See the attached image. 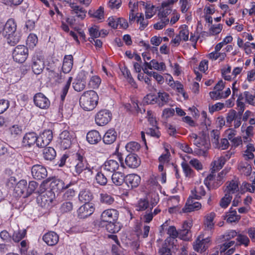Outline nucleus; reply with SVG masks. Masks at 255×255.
I'll return each mask as SVG.
<instances>
[{
    "label": "nucleus",
    "instance_id": "nucleus-1",
    "mask_svg": "<svg viewBox=\"0 0 255 255\" xmlns=\"http://www.w3.org/2000/svg\"><path fill=\"white\" fill-rule=\"evenodd\" d=\"M150 199L148 197L141 198L137 202L135 207L138 211H145L143 216V220L146 223H149L153 219V218L161 212L160 209L158 207L152 209L159 202V197L156 193H152L149 196Z\"/></svg>",
    "mask_w": 255,
    "mask_h": 255
},
{
    "label": "nucleus",
    "instance_id": "nucleus-2",
    "mask_svg": "<svg viewBox=\"0 0 255 255\" xmlns=\"http://www.w3.org/2000/svg\"><path fill=\"white\" fill-rule=\"evenodd\" d=\"M16 28V22L12 18L8 19L5 24L0 22V33L6 38L7 42L11 45L17 43L21 38L20 32Z\"/></svg>",
    "mask_w": 255,
    "mask_h": 255
},
{
    "label": "nucleus",
    "instance_id": "nucleus-3",
    "mask_svg": "<svg viewBox=\"0 0 255 255\" xmlns=\"http://www.w3.org/2000/svg\"><path fill=\"white\" fill-rule=\"evenodd\" d=\"M99 97L93 90L84 92L81 96L79 103L81 107L85 111H92L97 105Z\"/></svg>",
    "mask_w": 255,
    "mask_h": 255
},
{
    "label": "nucleus",
    "instance_id": "nucleus-4",
    "mask_svg": "<svg viewBox=\"0 0 255 255\" xmlns=\"http://www.w3.org/2000/svg\"><path fill=\"white\" fill-rule=\"evenodd\" d=\"M190 140L196 146L194 154L197 155L205 156L210 148L209 141L204 137L199 136L196 133H191L189 135Z\"/></svg>",
    "mask_w": 255,
    "mask_h": 255
},
{
    "label": "nucleus",
    "instance_id": "nucleus-5",
    "mask_svg": "<svg viewBox=\"0 0 255 255\" xmlns=\"http://www.w3.org/2000/svg\"><path fill=\"white\" fill-rule=\"evenodd\" d=\"M76 164L75 166V171L77 175H80L83 171L86 174L85 177L89 178L93 174V167L88 163L85 157L77 153Z\"/></svg>",
    "mask_w": 255,
    "mask_h": 255
},
{
    "label": "nucleus",
    "instance_id": "nucleus-6",
    "mask_svg": "<svg viewBox=\"0 0 255 255\" xmlns=\"http://www.w3.org/2000/svg\"><path fill=\"white\" fill-rule=\"evenodd\" d=\"M39 191V195L37 197V201L40 206L47 208L52 205L53 201L55 198L54 192L52 190H46Z\"/></svg>",
    "mask_w": 255,
    "mask_h": 255
},
{
    "label": "nucleus",
    "instance_id": "nucleus-7",
    "mask_svg": "<svg viewBox=\"0 0 255 255\" xmlns=\"http://www.w3.org/2000/svg\"><path fill=\"white\" fill-rule=\"evenodd\" d=\"M213 171L205 179L204 182L206 187L210 190L211 189L216 188L220 186L222 183V179L224 177L223 171L218 174L217 176L214 174Z\"/></svg>",
    "mask_w": 255,
    "mask_h": 255
},
{
    "label": "nucleus",
    "instance_id": "nucleus-8",
    "mask_svg": "<svg viewBox=\"0 0 255 255\" xmlns=\"http://www.w3.org/2000/svg\"><path fill=\"white\" fill-rule=\"evenodd\" d=\"M31 68L34 74H40L44 68V57L40 52H35L32 57Z\"/></svg>",
    "mask_w": 255,
    "mask_h": 255
},
{
    "label": "nucleus",
    "instance_id": "nucleus-9",
    "mask_svg": "<svg viewBox=\"0 0 255 255\" xmlns=\"http://www.w3.org/2000/svg\"><path fill=\"white\" fill-rule=\"evenodd\" d=\"M74 139V133L65 130L63 131L59 135V143L61 148L66 149L71 146Z\"/></svg>",
    "mask_w": 255,
    "mask_h": 255
},
{
    "label": "nucleus",
    "instance_id": "nucleus-10",
    "mask_svg": "<svg viewBox=\"0 0 255 255\" xmlns=\"http://www.w3.org/2000/svg\"><path fill=\"white\" fill-rule=\"evenodd\" d=\"M28 55V48L24 45H18L12 53L13 60L18 63H22L27 59Z\"/></svg>",
    "mask_w": 255,
    "mask_h": 255
},
{
    "label": "nucleus",
    "instance_id": "nucleus-11",
    "mask_svg": "<svg viewBox=\"0 0 255 255\" xmlns=\"http://www.w3.org/2000/svg\"><path fill=\"white\" fill-rule=\"evenodd\" d=\"M147 116L148 118V121L152 126V128H149L147 129L146 132V134L156 138L159 137L160 133L158 130L157 126H156L157 121L152 112L147 111Z\"/></svg>",
    "mask_w": 255,
    "mask_h": 255
},
{
    "label": "nucleus",
    "instance_id": "nucleus-12",
    "mask_svg": "<svg viewBox=\"0 0 255 255\" xmlns=\"http://www.w3.org/2000/svg\"><path fill=\"white\" fill-rule=\"evenodd\" d=\"M30 170L32 178L35 180H41L45 178L47 176V169L42 164H34L31 166Z\"/></svg>",
    "mask_w": 255,
    "mask_h": 255
},
{
    "label": "nucleus",
    "instance_id": "nucleus-13",
    "mask_svg": "<svg viewBox=\"0 0 255 255\" xmlns=\"http://www.w3.org/2000/svg\"><path fill=\"white\" fill-rule=\"evenodd\" d=\"M112 117V114L109 110H102L96 114L95 118V122L98 126H103L111 121Z\"/></svg>",
    "mask_w": 255,
    "mask_h": 255
},
{
    "label": "nucleus",
    "instance_id": "nucleus-14",
    "mask_svg": "<svg viewBox=\"0 0 255 255\" xmlns=\"http://www.w3.org/2000/svg\"><path fill=\"white\" fill-rule=\"evenodd\" d=\"M119 212L114 209H109L104 211L100 216L101 222L115 223L118 218Z\"/></svg>",
    "mask_w": 255,
    "mask_h": 255
},
{
    "label": "nucleus",
    "instance_id": "nucleus-15",
    "mask_svg": "<svg viewBox=\"0 0 255 255\" xmlns=\"http://www.w3.org/2000/svg\"><path fill=\"white\" fill-rule=\"evenodd\" d=\"M52 138V131L50 130H45L37 136L36 145L40 148L45 147L50 143Z\"/></svg>",
    "mask_w": 255,
    "mask_h": 255
},
{
    "label": "nucleus",
    "instance_id": "nucleus-16",
    "mask_svg": "<svg viewBox=\"0 0 255 255\" xmlns=\"http://www.w3.org/2000/svg\"><path fill=\"white\" fill-rule=\"evenodd\" d=\"M95 211L92 203H85L77 210V215L79 219H85L91 215Z\"/></svg>",
    "mask_w": 255,
    "mask_h": 255
},
{
    "label": "nucleus",
    "instance_id": "nucleus-17",
    "mask_svg": "<svg viewBox=\"0 0 255 255\" xmlns=\"http://www.w3.org/2000/svg\"><path fill=\"white\" fill-rule=\"evenodd\" d=\"M210 241V239L209 238L203 239L201 236H200L193 243V249L197 252H203L208 248V244Z\"/></svg>",
    "mask_w": 255,
    "mask_h": 255
},
{
    "label": "nucleus",
    "instance_id": "nucleus-18",
    "mask_svg": "<svg viewBox=\"0 0 255 255\" xmlns=\"http://www.w3.org/2000/svg\"><path fill=\"white\" fill-rule=\"evenodd\" d=\"M192 226V223L190 221L184 222L182 229L179 231L178 238L185 241L189 240L192 237L190 229Z\"/></svg>",
    "mask_w": 255,
    "mask_h": 255
},
{
    "label": "nucleus",
    "instance_id": "nucleus-19",
    "mask_svg": "<svg viewBox=\"0 0 255 255\" xmlns=\"http://www.w3.org/2000/svg\"><path fill=\"white\" fill-rule=\"evenodd\" d=\"M35 105L39 108L46 109L48 108L50 104L48 99L42 93H39L35 95L33 98Z\"/></svg>",
    "mask_w": 255,
    "mask_h": 255
},
{
    "label": "nucleus",
    "instance_id": "nucleus-20",
    "mask_svg": "<svg viewBox=\"0 0 255 255\" xmlns=\"http://www.w3.org/2000/svg\"><path fill=\"white\" fill-rule=\"evenodd\" d=\"M195 199L193 196L189 197L185 206L182 209V211L183 212H191L198 210L201 208V204L199 202L195 201Z\"/></svg>",
    "mask_w": 255,
    "mask_h": 255
},
{
    "label": "nucleus",
    "instance_id": "nucleus-21",
    "mask_svg": "<svg viewBox=\"0 0 255 255\" xmlns=\"http://www.w3.org/2000/svg\"><path fill=\"white\" fill-rule=\"evenodd\" d=\"M42 240L49 246H55L59 241V236L54 232H48L43 236Z\"/></svg>",
    "mask_w": 255,
    "mask_h": 255
},
{
    "label": "nucleus",
    "instance_id": "nucleus-22",
    "mask_svg": "<svg viewBox=\"0 0 255 255\" xmlns=\"http://www.w3.org/2000/svg\"><path fill=\"white\" fill-rule=\"evenodd\" d=\"M140 177L135 174H129L126 176L125 183L131 189L137 187L140 182Z\"/></svg>",
    "mask_w": 255,
    "mask_h": 255
},
{
    "label": "nucleus",
    "instance_id": "nucleus-23",
    "mask_svg": "<svg viewBox=\"0 0 255 255\" xmlns=\"http://www.w3.org/2000/svg\"><path fill=\"white\" fill-rule=\"evenodd\" d=\"M37 135L34 132H29L26 133L22 139V144L25 147H30L36 144Z\"/></svg>",
    "mask_w": 255,
    "mask_h": 255
},
{
    "label": "nucleus",
    "instance_id": "nucleus-24",
    "mask_svg": "<svg viewBox=\"0 0 255 255\" xmlns=\"http://www.w3.org/2000/svg\"><path fill=\"white\" fill-rule=\"evenodd\" d=\"M125 163L128 167L135 168L140 165V160L136 154H129L125 158Z\"/></svg>",
    "mask_w": 255,
    "mask_h": 255
},
{
    "label": "nucleus",
    "instance_id": "nucleus-25",
    "mask_svg": "<svg viewBox=\"0 0 255 255\" xmlns=\"http://www.w3.org/2000/svg\"><path fill=\"white\" fill-rule=\"evenodd\" d=\"M172 5L169 2L163 1L158 9V15L159 18H167L172 11Z\"/></svg>",
    "mask_w": 255,
    "mask_h": 255
},
{
    "label": "nucleus",
    "instance_id": "nucleus-26",
    "mask_svg": "<svg viewBox=\"0 0 255 255\" xmlns=\"http://www.w3.org/2000/svg\"><path fill=\"white\" fill-rule=\"evenodd\" d=\"M231 94V90L228 88L224 92H220L214 90L209 93V96L213 100H218L221 99H226Z\"/></svg>",
    "mask_w": 255,
    "mask_h": 255
},
{
    "label": "nucleus",
    "instance_id": "nucleus-27",
    "mask_svg": "<svg viewBox=\"0 0 255 255\" xmlns=\"http://www.w3.org/2000/svg\"><path fill=\"white\" fill-rule=\"evenodd\" d=\"M73 65V57L72 55H65L63 58L62 71L64 73H69Z\"/></svg>",
    "mask_w": 255,
    "mask_h": 255
},
{
    "label": "nucleus",
    "instance_id": "nucleus-28",
    "mask_svg": "<svg viewBox=\"0 0 255 255\" xmlns=\"http://www.w3.org/2000/svg\"><path fill=\"white\" fill-rule=\"evenodd\" d=\"M167 222V221L165 222L160 226L161 230H160V232L161 233L162 231H163L164 230H167V233L170 238L172 239H176L178 237L179 231H177L175 227L173 226H171L168 227Z\"/></svg>",
    "mask_w": 255,
    "mask_h": 255
},
{
    "label": "nucleus",
    "instance_id": "nucleus-29",
    "mask_svg": "<svg viewBox=\"0 0 255 255\" xmlns=\"http://www.w3.org/2000/svg\"><path fill=\"white\" fill-rule=\"evenodd\" d=\"M117 133L115 129L108 130L103 137L104 142L107 144L113 143L117 139Z\"/></svg>",
    "mask_w": 255,
    "mask_h": 255
},
{
    "label": "nucleus",
    "instance_id": "nucleus-30",
    "mask_svg": "<svg viewBox=\"0 0 255 255\" xmlns=\"http://www.w3.org/2000/svg\"><path fill=\"white\" fill-rule=\"evenodd\" d=\"M87 140L90 144H96L101 140V136L99 132L93 130L90 131L87 134Z\"/></svg>",
    "mask_w": 255,
    "mask_h": 255
},
{
    "label": "nucleus",
    "instance_id": "nucleus-31",
    "mask_svg": "<svg viewBox=\"0 0 255 255\" xmlns=\"http://www.w3.org/2000/svg\"><path fill=\"white\" fill-rule=\"evenodd\" d=\"M70 6L72 9V13L81 19H83L86 16V11L85 9L77 5L74 2L70 3Z\"/></svg>",
    "mask_w": 255,
    "mask_h": 255
},
{
    "label": "nucleus",
    "instance_id": "nucleus-32",
    "mask_svg": "<svg viewBox=\"0 0 255 255\" xmlns=\"http://www.w3.org/2000/svg\"><path fill=\"white\" fill-rule=\"evenodd\" d=\"M125 178L124 173L120 171L114 172L111 177L113 183L116 186L122 185L125 182Z\"/></svg>",
    "mask_w": 255,
    "mask_h": 255
},
{
    "label": "nucleus",
    "instance_id": "nucleus-33",
    "mask_svg": "<svg viewBox=\"0 0 255 255\" xmlns=\"http://www.w3.org/2000/svg\"><path fill=\"white\" fill-rule=\"evenodd\" d=\"M119 167V164L116 160L110 159L107 160L103 166L105 170L110 172H115Z\"/></svg>",
    "mask_w": 255,
    "mask_h": 255
},
{
    "label": "nucleus",
    "instance_id": "nucleus-34",
    "mask_svg": "<svg viewBox=\"0 0 255 255\" xmlns=\"http://www.w3.org/2000/svg\"><path fill=\"white\" fill-rule=\"evenodd\" d=\"M139 3L142 4L143 7L145 9V17L146 19L151 18L156 13V9L155 6L150 3H145L143 1H140Z\"/></svg>",
    "mask_w": 255,
    "mask_h": 255
},
{
    "label": "nucleus",
    "instance_id": "nucleus-35",
    "mask_svg": "<svg viewBox=\"0 0 255 255\" xmlns=\"http://www.w3.org/2000/svg\"><path fill=\"white\" fill-rule=\"evenodd\" d=\"M238 168L241 174L247 176H250L252 173V166L247 162H240Z\"/></svg>",
    "mask_w": 255,
    "mask_h": 255
},
{
    "label": "nucleus",
    "instance_id": "nucleus-36",
    "mask_svg": "<svg viewBox=\"0 0 255 255\" xmlns=\"http://www.w3.org/2000/svg\"><path fill=\"white\" fill-rule=\"evenodd\" d=\"M78 197L81 202L90 203L89 202L93 199V195L89 190L83 189L80 192Z\"/></svg>",
    "mask_w": 255,
    "mask_h": 255
},
{
    "label": "nucleus",
    "instance_id": "nucleus-37",
    "mask_svg": "<svg viewBox=\"0 0 255 255\" xmlns=\"http://www.w3.org/2000/svg\"><path fill=\"white\" fill-rule=\"evenodd\" d=\"M192 196L196 200H200L206 194V191L203 185H198L191 191Z\"/></svg>",
    "mask_w": 255,
    "mask_h": 255
},
{
    "label": "nucleus",
    "instance_id": "nucleus-38",
    "mask_svg": "<svg viewBox=\"0 0 255 255\" xmlns=\"http://www.w3.org/2000/svg\"><path fill=\"white\" fill-rule=\"evenodd\" d=\"M215 217V214L214 212L210 213L205 216L204 221V225L205 229L207 230H212L214 226V223L213 220Z\"/></svg>",
    "mask_w": 255,
    "mask_h": 255
},
{
    "label": "nucleus",
    "instance_id": "nucleus-39",
    "mask_svg": "<svg viewBox=\"0 0 255 255\" xmlns=\"http://www.w3.org/2000/svg\"><path fill=\"white\" fill-rule=\"evenodd\" d=\"M88 14L92 17H94L98 20H102L104 19V7L101 6L96 10H89Z\"/></svg>",
    "mask_w": 255,
    "mask_h": 255
},
{
    "label": "nucleus",
    "instance_id": "nucleus-40",
    "mask_svg": "<svg viewBox=\"0 0 255 255\" xmlns=\"http://www.w3.org/2000/svg\"><path fill=\"white\" fill-rule=\"evenodd\" d=\"M239 190V183L237 180H233L230 182L228 185H227L226 192V193L229 195L237 193Z\"/></svg>",
    "mask_w": 255,
    "mask_h": 255
},
{
    "label": "nucleus",
    "instance_id": "nucleus-41",
    "mask_svg": "<svg viewBox=\"0 0 255 255\" xmlns=\"http://www.w3.org/2000/svg\"><path fill=\"white\" fill-rule=\"evenodd\" d=\"M43 154L45 160L51 161L56 157V153L53 148L48 147L44 149Z\"/></svg>",
    "mask_w": 255,
    "mask_h": 255
},
{
    "label": "nucleus",
    "instance_id": "nucleus-42",
    "mask_svg": "<svg viewBox=\"0 0 255 255\" xmlns=\"http://www.w3.org/2000/svg\"><path fill=\"white\" fill-rule=\"evenodd\" d=\"M227 221L229 223L236 222L239 221L241 218L240 215H237L235 210H233L232 208L230 209V211L227 213Z\"/></svg>",
    "mask_w": 255,
    "mask_h": 255
},
{
    "label": "nucleus",
    "instance_id": "nucleus-43",
    "mask_svg": "<svg viewBox=\"0 0 255 255\" xmlns=\"http://www.w3.org/2000/svg\"><path fill=\"white\" fill-rule=\"evenodd\" d=\"M226 162L223 156H220L218 158L212 163L213 167L212 168V171L215 172L216 171L221 169L223 167Z\"/></svg>",
    "mask_w": 255,
    "mask_h": 255
},
{
    "label": "nucleus",
    "instance_id": "nucleus-44",
    "mask_svg": "<svg viewBox=\"0 0 255 255\" xmlns=\"http://www.w3.org/2000/svg\"><path fill=\"white\" fill-rule=\"evenodd\" d=\"M169 100V96L166 92H159L158 93V101L160 107L167 104Z\"/></svg>",
    "mask_w": 255,
    "mask_h": 255
},
{
    "label": "nucleus",
    "instance_id": "nucleus-45",
    "mask_svg": "<svg viewBox=\"0 0 255 255\" xmlns=\"http://www.w3.org/2000/svg\"><path fill=\"white\" fill-rule=\"evenodd\" d=\"M73 209V204L71 201H65L60 206V210L62 213H69L72 211Z\"/></svg>",
    "mask_w": 255,
    "mask_h": 255
},
{
    "label": "nucleus",
    "instance_id": "nucleus-46",
    "mask_svg": "<svg viewBox=\"0 0 255 255\" xmlns=\"http://www.w3.org/2000/svg\"><path fill=\"white\" fill-rule=\"evenodd\" d=\"M90 37L89 38V41L93 43L94 38L99 37L101 34V31H99V27L97 26L94 25L89 29Z\"/></svg>",
    "mask_w": 255,
    "mask_h": 255
},
{
    "label": "nucleus",
    "instance_id": "nucleus-47",
    "mask_svg": "<svg viewBox=\"0 0 255 255\" xmlns=\"http://www.w3.org/2000/svg\"><path fill=\"white\" fill-rule=\"evenodd\" d=\"M189 34L188 27L186 25H182L179 28V32L178 35L182 40L187 41L189 38Z\"/></svg>",
    "mask_w": 255,
    "mask_h": 255
},
{
    "label": "nucleus",
    "instance_id": "nucleus-48",
    "mask_svg": "<svg viewBox=\"0 0 255 255\" xmlns=\"http://www.w3.org/2000/svg\"><path fill=\"white\" fill-rule=\"evenodd\" d=\"M126 148L129 152H135L139 150L140 145L137 142L131 141L126 144Z\"/></svg>",
    "mask_w": 255,
    "mask_h": 255
},
{
    "label": "nucleus",
    "instance_id": "nucleus-49",
    "mask_svg": "<svg viewBox=\"0 0 255 255\" xmlns=\"http://www.w3.org/2000/svg\"><path fill=\"white\" fill-rule=\"evenodd\" d=\"M238 116V113L234 110H231L227 114L226 116V122L227 124L229 125V127H232V123L236 118Z\"/></svg>",
    "mask_w": 255,
    "mask_h": 255
},
{
    "label": "nucleus",
    "instance_id": "nucleus-50",
    "mask_svg": "<svg viewBox=\"0 0 255 255\" xmlns=\"http://www.w3.org/2000/svg\"><path fill=\"white\" fill-rule=\"evenodd\" d=\"M72 81V77H69L66 83L64 84L62 90V94L61 95V98L62 101H63L67 94L69 89L70 87L71 82Z\"/></svg>",
    "mask_w": 255,
    "mask_h": 255
},
{
    "label": "nucleus",
    "instance_id": "nucleus-51",
    "mask_svg": "<svg viewBox=\"0 0 255 255\" xmlns=\"http://www.w3.org/2000/svg\"><path fill=\"white\" fill-rule=\"evenodd\" d=\"M38 42L37 36L34 34H30L26 40V44L29 48H34Z\"/></svg>",
    "mask_w": 255,
    "mask_h": 255
},
{
    "label": "nucleus",
    "instance_id": "nucleus-52",
    "mask_svg": "<svg viewBox=\"0 0 255 255\" xmlns=\"http://www.w3.org/2000/svg\"><path fill=\"white\" fill-rule=\"evenodd\" d=\"M26 234V230L15 231L13 234L12 240L15 242H18L25 236Z\"/></svg>",
    "mask_w": 255,
    "mask_h": 255
},
{
    "label": "nucleus",
    "instance_id": "nucleus-53",
    "mask_svg": "<svg viewBox=\"0 0 255 255\" xmlns=\"http://www.w3.org/2000/svg\"><path fill=\"white\" fill-rule=\"evenodd\" d=\"M95 179L97 183L102 186L106 185L108 182L107 177L102 172L97 173Z\"/></svg>",
    "mask_w": 255,
    "mask_h": 255
},
{
    "label": "nucleus",
    "instance_id": "nucleus-54",
    "mask_svg": "<svg viewBox=\"0 0 255 255\" xmlns=\"http://www.w3.org/2000/svg\"><path fill=\"white\" fill-rule=\"evenodd\" d=\"M162 37L157 36H154L150 38V41L151 44L155 46V47H151L152 51H155L157 52L158 48L157 47L160 44V43L162 42Z\"/></svg>",
    "mask_w": 255,
    "mask_h": 255
},
{
    "label": "nucleus",
    "instance_id": "nucleus-55",
    "mask_svg": "<svg viewBox=\"0 0 255 255\" xmlns=\"http://www.w3.org/2000/svg\"><path fill=\"white\" fill-rule=\"evenodd\" d=\"M100 201L107 205H111L114 201V198L107 193L100 194Z\"/></svg>",
    "mask_w": 255,
    "mask_h": 255
},
{
    "label": "nucleus",
    "instance_id": "nucleus-56",
    "mask_svg": "<svg viewBox=\"0 0 255 255\" xmlns=\"http://www.w3.org/2000/svg\"><path fill=\"white\" fill-rule=\"evenodd\" d=\"M211 141L214 147L215 148L216 146L218 145L220 137V132L218 130H212L211 132Z\"/></svg>",
    "mask_w": 255,
    "mask_h": 255
},
{
    "label": "nucleus",
    "instance_id": "nucleus-57",
    "mask_svg": "<svg viewBox=\"0 0 255 255\" xmlns=\"http://www.w3.org/2000/svg\"><path fill=\"white\" fill-rule=\"evenodd\" d=\"M101 83V80L100 77L98 76H93L91 78L89 85L91 88L96 89L99 87Z\"/></svg>",
    "mask_w": 255,
    "mask_h": 255
},
{
    "label": "nucleus",
    "instance_id": "nucleus-58",
    "mask_svg": "<svg viewBox=\"0 0 255 255\" xmlns=\"http://www.w3.org/2000/svg\"><path fill=\"white\" fill-rule=\"evenodd\" d=\"M232 199V196L229 194L226 193L224 197H223L220 202V205L222 208H227L229 204L230 203Z\"/></svg>",
    "mask_w": 255,
    "mask_h": 255
},
{
    "label": "nucleus",
    "instance_id": "nucleus-59",
    "mask_svg": "<svg viewBox=\"0 0 255 255\" xmlns=\"http://www.w3.org/2000/svg\"><path fill=\"white\" fill-rule=\"evenodd\" d=\"M237 236L235 230H229L222 236V242L229 241L231 239Z\"/></svg>",
    "mask_w": 255,
    "mask_h": 255
},
{
    "label": "nucleus",
    "instance_id": "nucleus-60",
    "mask_svg": "<svg viewBox=\"0 0 255 255\" xmlns=\"http://www.w3.org/2000/svg\"><path fill=\"white\" fill-rule=\"evenodd\" d=\"M9 131L11 135L13 137H16L21 134L22 132V128L20 126L18 125H13L9 128Z\"/></svg>",
    "mask_w": 255,
    "mask_h": 255
},
{
    "label": "nucleus",
    "instance_id": "nucleus-61",
    "mask_svg": "<svg viewBox=\"0 0 255 255\" xmlns=\"http://www.w3.org/2000/svg\"><path fill=\"white\" fill-rule=\"evenodd\" d=\"M169 85L172 88L176 89L178 93L182 94L184 97H185V93L183 91V86L180 82L177 81H173V83L169 84Z\"/></svg>",
    "mask_w": 255,
    "mask_h": 255
},
{
    "label": "nucleus",
    "instance_id": "nucleus-62",
    "mask_svg": "<svg viewBox=\"0 0 255 255\" xmlns=\"http://www.w3.org/2000/svg\"><path fill=\"white\" fill-rule=\"evenodd\" d=\"M75 195V191L73 188L68 189L63 195V199L65 201H72Z\"/></svg>",
    "mask_w": 255,
    "mask_h": 255
},
{
    "label": "nucleus",
    "instance_id": "nucleus-63",
    "mask_svg": "<svg viewBox=\"0 0 255 255\" xmlns=\"http://www.w3.org/2000/svg\"><path fill=\"white\" fill-rule=\"evenodd\" d=\"M161 19L160 21L154 24L153 27L155 29L160 30L164 27L169 21L168 18H160Z\"/></svg>",
    "mask_w": 255,
    "mask_h": 255
},
{
    "label": "nucleus",
    "instance_id": "nucleus-64",
    "mask_svg": "<svg viewBox=\"0 0 255 255\" xmlns=\"http://www.w3.org/2000/svg\"><path fill=\"white\" fill-rule=\"evenodd\" d=\"M16 190L23 194L27 189V181L26 180H20L16 185Z\"/></svg>",
    "mask_w": 255,
    "mask_h": 255
}]
</instances>
